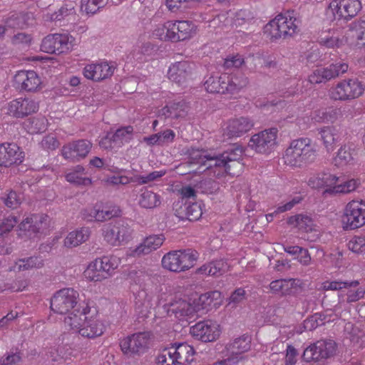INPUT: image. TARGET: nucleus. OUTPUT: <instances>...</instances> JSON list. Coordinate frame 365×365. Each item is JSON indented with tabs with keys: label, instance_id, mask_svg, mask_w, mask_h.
I'll return each mask as SVG.
<instances>
[{
	"label": "nucleus",
	"instance_id": "obj_1",
	"mask_svg": "<svg viewBox=\"0 0 365 365\" xmlns=\"http://www.w3.org/2000/svg\"><path fill=\"white\" fill-rule=\"evenodd\" d=\"M301 20L294 11L280 13L263 27V34L271 42L289 39L300 32Z\"/></svg>",
	"mask_w": 365,
	"mask_h": 365
},
{
	"label": "nucleus",
	"instance_id": "obj_2",
	"mask_svg": "<svg viewBox=\"0 0 365 365\" xmlns=\"http://www.w3.org/2000/svg\"><path fill=\"white\" fill-rule=\"evenodd\" d=\"M197 31V26L191 21L169 20L158 25L153 36L162 41L178 43L192 38Z\"/></svg>",
	"mask_w": 365,
	"mask_h": 365
},
{
	"label": "nucleus",
	"instance_id": "obj_3",
	"mask_svg": "<svg viewBox=\"0 0 365 365\" xmlns=\"http://www.w3.org/2000/svg\"><path fill=\"white\" fill-rule=\"evenodd\" d=\"M317 156V150L309 138H299L293 140L286 148L282 156L284 165L292 168H301L313 162Z\"/></svg>",
	"mask_w": 365,
	"mask_h": 365
},
{
	"label": "nucleus",
	"instance_id": "obj_4",
	"mask_svg": "<svg viewBox=\"0 0 365 365\" xmlns=\"http://www.w3.org/2000/svg\"><path fill=\"white\" fill-rule=\"evenodd\" d=\"M244 153L243 148L235 145L233 148L227 150L222 154L210 159V165H214L213 175L217 178L225 175L237 176L243 171L242 156Z\"/></svg>",
	"mask_w": 365,
	"mask_h": 365
},
{
	"label": "nucleus",
	"instance_id": "obj_5",
	"mask_svg": "<svg viewBox=\"0 0 365 365\" xmlns=\"http://www.w3.org/2000/svg\"><path fill=\"white\" fill-rule=\"evenodd\" d=\"M122 263L116 254L96 257L90 262L83 272V277L90 282H101L112 277Z\"/></svg>",
	"mask_w": 365,
	"mask_h": 365
},
{
	"label": "nucleus",
	"instance_id": "obj_6",
	"mask_svg": "<svg viewBox=\"0 0 365 365\" xmlns=\"http://www.w3.org/2000/svg\"><path fill=\"white\" fill-rule=\"evenodd\" d=\"M248 84V79L242 74L227 75L222 74L220 76H210L205 82V90L208 93H220L230 95L231 98H236L240 92Z\"/></svg>",
	"mask_w": 365,
	"mask_h": 365
},
{
	"label": "nucleus",
	"instance_id": "obj_7",
	"mask_svg": "<svg viewBox=\"0 0 365 365\" xmlns=\"http://www.w3.org/2000/svg\"><path fill=\"white\" fill-rule=\"evenodd\" d=\"M195 348L187 342L173 343L157 358L160 365H190L195 359Z\"/></svg>",
	"mask_w": 365,
	"mask_h": 365
},
{
	"label": "nucleus",
	"instance_id": "obj_8",
	"mask_svg": "<svg viewBox=\"0 0 365 365\" xmlns=\"http://www.w3.org/2000/svg\"><path fill=\"white\" fill-rule=\"evenodd\" d=\"M198 257V252L192 249L173 250L163 255L161 265L168 271L180 273L192 268Z\"/></svg>",
	"mask_w": 365,
	"mask_h": 365
},
{
	"label": "nucleus",
	"instance_id": "obj_9",
	"mask_svg": "<svg viewBox=\"0 0 365 365\" xmlns=\"http://www.w3.org/2000/svg\"><path fill=\"white\" fill-rule=\"evenodd\" d=\"M365 86L356 78L340 81L328 91L329 98L334 101H349L360 97Z\"/></svg>",
	"mask_w": 365,
	"mask_h": 365
},
{
	"label": "nucleus",
	"instance_id": "obj_10",
	"mask_svg": "<svg viewBox=\"0 0 365 365\" xmlns=\"http://www.w3.org/2000/svg\"><path fill=\"white\" fill-rule=\"evenodd\" d=\"M342 227L346 230H353L365 225V200L354 199L344 207L341 216Z\"/></svg>",
	"mask_w": 365,
	"mask_h": 365
},
{
	"label": "nucleus",
	"instance_id": "obj_11",
	"mask_svg": "<svg viewBox=\"0 0 365 365\" xmlns=\"http://www.w3.org/2000/svg\"><path fill=\"white\" fill-rule=\"evenodd\" d=\"M359 0H332L326 9V15L332 20L349 21L361 10Z\"/></svg>",
	"mask_w": 365,
	"mask_h": 365
},
{
	"label": "nucleus",
	"instance_id": "obj_12",
	"mask_svg": "<svg viewBox=\"0 0 365 365\" xmlns=\"http://www.w3.org/2000/svg\"><path fill=\"white\" fill-rule=\"evenodd\" d=\"M80 300L78 292L71 287L63 288L50 299L51 309L57 314H65L77 308Z\"/></svg>",
	"mask_w": 365,
	"mask_h": 365
},
{
	"label": "nucleus",
	"instance_id": "obj_13",
	"mask_svg": "<svg viewBox=\"0 0 365 365\" xmlns=\"http://www.w3.org/2000/svg\"><path fill=\"white\" fill-rule=\"evenodd\" d=\"M152 339L151 331L137 332L120 339V347L125 355H140L148 351Z\"/></svg>",
	"mask_w": 365,
	"mask_h": 365
},
{
	"label": "nucleus",
	"instance_id": "obj_14",
	"mask_svg": "<svg viewBox=\"0 0 365 365\" xmlns=\"http://www.w3.org/2000/svg\"><path fill=\"white\" fill-rule=\"evenodd\" d=\"M83 315V324L79 330V334L83 337L94 339L103 334L106 331V325L101 319L97 310L91 313V307L87 303L82 307Z\"/></svg>",
	"mask_w": 365,
	"mask_h": 365
},
{
	"label": "nucleus",
	"instance_id": "obj_15",
	"mask_svg": "<svg viewBox=\"0 0 365 365\" xmlns=\"http://www.w3.org/2000/svg\"><path fill=\"white\" fill-rule=\"evenodd\" d=\"M103 240L111 246L128 243L133 238V230L124 222L106 224L102 228Z\"/></svg>",
	"mask_w": 365,
	"mask_h": 365
},
{
	"label": "nucleus",
	"instance_id": "obj_16",
	"mask_svg": "<svg viewBox=\"0 0 365 365\" xmlns=\"http://www.w3.org/2000/svg\"><path fill=\"white\" fill-rule=\"evenodd\" d=\"M190 334L195 340L204 343L216 341L222 334V327L215 320L204 319L190 328Z\"/></svg>",
	"mask_w": 365,
	"mask_h": 365
},
{
	"label": "nucleus",
	"instance_id": "obj_17",
	"mask_svg": "<svg viewBox=\"0 0 365 365\" xmlns=\"http://www.w3.org/2000/svg\"><path fill=\"white\" fill-rule=\"evenodd\" d=\"M251 341L250 336L243 334L229 342L225 346V350L230 356L220 361L219 365H232L243 359L242 354L250 350Z\"/></svg>",
	"mask_w": 365,
	"mask_h": 365
},
{
	"label": "nucleus",
	"instance_id": "obj_18",
	"mask_svg": "<svg viewBox=\"0 0 365 365\" xmlns=\"http://www.w3.org/2000/svg\"><path fill=\"white\" fill-rule=\"evenodd\" d=\"M253 126V122L247 117L229 119L222 126V141L240 138L249 132Z\"/></svg>",
	"mask_w": 365,
	"mask_h": 365
},
{
	"label": "nucleus",
	"instance_id": "obj_19",
	"mask_svg": "<svg viewBox=\"0 0 365 365\" xmlns=\"http://www.w3.org/2000/svg\"><path fill=\"white\" fill-rule=\"evenodd\" d=\"M277 133L276 128L262 130L251 137L249 145L258 153H270L277 145Z\"/></svg>",
	"mask_w": 365,
	"mask_h": 365
},
{
	"label": "nucleus",
	"instance_id": "obj_20",
	"mask_svg": "<svg viewBox=\"0 0 365 365\" xmlns=\"http://www.w3.org/2000/svg\"><path fill=\"white\" fill-rule=\"evenodd\" d=\"M121 210L119 206L111 204L96 203L93 207H88L82 212L83 218L87 221L103 222L113 217H119Z\"/></svg>",
	"mask_w": 365,
	"mask_h": 365
},
{
	"label": "nucleus",
	"instance_id": "obj_21",
	"mask_svg": "<svg viewBox=\"0 0 365 365\" xmlns=\"http://www.w3.org/2000/svg\"><path fill=\"white\" fill-rule=\"evenodd\" d=\"M336 351V343L332 340H319L307 346L302 354L306 362L317 361L327 359Z\"/></svg>",
	"mask_w": 365,
	"mask_h": 365
},
{
	"label": "nucleus",
	"instance_id": "obj_22",
	"mask_svg": "<svg viewBox=\"0 0 365 365\" xmlns=\"http://www.w3.org/2000/svg\"><path fill=\"white\" fill-rule=\"evenodd\" d=\"M6 109L10 116L24 118L36 113L39 109V103L31 97H20L8 103Z\"/></svg>",
	"mask_w": 365,
	"mask_h": 365
},
{
	"label": "nucleus",
	"instance_id": "obj_23",
	"mask_svg": "<svg viewBox=\"0 0 365 365\" xmlns=\"http://www.w3.org/2000/svg\"><path fill=\"white\" fill-rule=\"evenodd\" d=\"M42 81L36 72L32 70L18 71L13 78L14 87L26 92H36L41 88Z\"/></svg>",
	"mask_w": 365,
	"mask_h": 365
},
{
	"label": "nucleus",
	"instance_id": "obj_24",
	"mask_svg": "<svg viewBox=\"0 0 365 365\" xmlns=\"http://www.w3.org/2000/svg\"><path fill=\"white\" fill-rule=\"evenodd\" d=\"M194 64L188 61L173 63L168 67L167 76L168 79L180 86H185L192 78Z\"/></svg>",
	"mask_w": 365,
	"mask_h": 365
},
{
	"label": "nucleus",
	"instance_id": "obj_25",
	"mask_svg": "<svg viewBox=\"0 0 365 365\" xmlns=\"http://www.w3.org/2000/svg\"><path fill=\"white\" fill-rule=\"evenodd\" d=\"M25 158V153L17 144L4 143L0 144V166L9 168L21 164Z\"/></svg>",
	"mask_w": 365,
	"mask_h": 365
},
{
	"label": "nucleus",
	"instance_id": "obj_26",
	"mask_svg": "<svg viewBox=\"0 0 365 365\" xmlns=\"http://www.w3.org/2000/svg\"><path fill=\"white\" fill-rule=\"evenodd\" d=\"M92 148V143L86 140H78L68 143L61 149L62 156L72 162L85 158Z\"/></svg>",
	"mask_w": 365,
	"mask_h": 365
},
{
	"label": "nucleus",
	"instance_id": "obj_27",
	"mask_svg": "<svg viewBox=\"0 0 365 365\" xmlns=\"http://www.w3.org/2000/svg\"><path fill=\"white\" fill-rule=\"evenodd\" d=\"M165 240V238L162 234L150 235L144 239L136 247L128 249L126 252V255L129 257H138L148 255L160 248Z\"/></svg>",
	"mask_w": 365,
	"mask_h": 365
},
{
	"label": "nucleus",
	"instance_id": "obj_28",
	"mask_svg": "<svg viewBox=\"0 0 365 365\" xmlns=\"http://www.w3.org/2000/svg\"><path fill=\"white\" fill-rule=\"evenodd\" d=\"M75 38L68 34L47 36V53H63L71 50Z\"/></svg>",
	"mask_w": 365,
	"mask_h": 365
},
{
	"label": "nucleus",
	"instance_id": "obj_29",
	"mask_svg": "<svg viewBox=\"0 0 365 365\" xmlns=\"http://www.w3.org/2000/svg\"><path fill=\"white\" fill-rule=\"evenodd\" d=\"M115 68L107 61L87 64L83 71L84 77L94 81H100L112 76Z\"/></svg>",
	"mask_w": 365,
	"mask_h": 365
},
{
	"label": "nucleus",
	"instance_id": "obj_30",
	"mask_svg": "<svg viewBox=\"0 0 365 365\" xmlns=\"http://www.w3.org/2000/svg\"><path fill=\"white\" fill-rule=\"evenodd\" d=\"M319 135L326 150L331 153L341 140L342 130L337 125H326L319 129Z\"/></svg>",
	"mask_w": 365,
	"mask_h": 365
},
{
	"label": "nucleus",
	"instance_id": "obj_31",
	"mask_svg": "<svg viewBox=\"0 0 365 365\" xmlns=\"http://www.w3.org/2000/svg\"><path fill=\"white\" fill-rule=\"evenodd\" d=\"M339 182V178L330 173H320L310 177L308 180V185L313 189H324L323 195H333L330 190L334 187L336 182Z\"/></svg>",
	"mask_w": 365,
	"mask_h": 365
},
{
	"label": "nucleus",
	"instance_id": "obj_32",
	"mask_svg": "<svg viewBox=\"0 0 365 365\" xmlns=\"http://www.w3.org/2000/svg\"><path fill=\"white\" fill-rule=\"evenodd\" d=\"M203 204L200 202L185 203V207L182 204L178 202L173 207L175 215L178 218L184 220L197 221L202 215Z\"/></svg>",
	"mask_w": 365,
	"mask_h": 365
},
{
	"label": "nucleus",
	"instance_id": "obj_33",
	"mask_svg": "<svg viewBox=\"0 0 365 365\" xmlns=\"http://www.w3.org/2000/svg\"><path fill=\"white\" fill-rule=\"evenodd\" d=\"M223 302V297L220 291L215 290L205 292L195 300L197 311L208 312L219 308Z\"/></svg>",
	"mask_w": 365,
	"mask_h": 365
},
{
	"label": "nucleus",
	"instance_id": "obj_34",
	"mask_svg": "<svg viewBox=\"0 0 365 365\" xmlns=\"http://www.w3.org/2000/svg\"><path fill=\"white\" fill-rule=\"evenodd\" d=\"M127 279L132 287H138L140 292H145V297L148 295L153 286L151 275L143 269H132L127 275Z\"/></svg>",
	"mask_w": 365,
	"mask_h": 365
},
{
	"label": "nucleus",
	"instance_id": "obj_35",
	"mask_svg": "<svg viewBox=\"0 0 365 365\" xmlns=\"http://www.w3.org/2000/svg\"><path fill=\"white\" fill-rule=\"evenodd\" d=\"M115 173V175L107 178L106 182L108 184L113 185H125L130 182H135L138 185H144L150 182L148 175H135L133 176H129L125 174V170H120Z\"/></svg>",
	"mask_w": 365,
	"mask_h": 365
},
{
	"label": "nucleus",
	"instance_id": "obj_36",
	"mask_svg": "<svg viewBox=\"0 0 365 365\" xmlns=\"http://www.w3.org/2000/svg\"><path fill=\"white\" fill-rule=\"evenodd\" d=\"M42 223V218L37 215L27 216L18 225L19 235L31 237L39 232Z\"/></svg>",
	"mask_w": 365,
	"mask_h": 365
},
{
	"label": "nucleus",
	"instance_id": "obj_37",
	"mask_svg": "<svg viewBox=\"0 0 365 365\" xmlns=\"http://www.w3.org/2000/svg\"><path fill=\"white\" fill-rule=\"evenodd\" d=\"M186 154L188 155L191 163L205 166V170H209L210 173L213 174L214 165H210L211 164L210 160L214 159L215 156L208 155L207 150L194 147L188 148Z\"/></svg>",
	"mask_w": 365,
	"mask_h": 365
},
{
	"label": "nucleus",
	"instance_id": "obj_38",
	"mask_svg": "<svg viewBox=\"0 0 365 365\" xmlns=\"http://www.w3.org/2000/svg\"><path fill=\"white\" fill-rule=\"evenodd\" d=\"M34 18L32 14L13 13L5 21V27L11 29H24L32 25Z\"/></svg>",
	"mask_w": 365,
	"mask_h": 365
},
{
	"label": "nucleus",
	"instance_id": "obj_39",
	"mask_svg": "<svg viewBox=\"0 0 365 365\" xmlns=\"http://www.w3.org/2000/svg\"><path fill=\"white\" fill-rule=\"evenodd\" d=\"M138 203L143 209L153 210L160 206L162 197L157 192L143 188L140 190Z\"/></svg>",
	"mask_w": 365,
	"mask_h": 365
},
{
	"label": "nucleus",
	"instance_id": "obj_40",
	"mask_svg": "<svg viewBox=\"0 0 365 365\" xmlns=\"http://www.w3.org/2000/svg\"><path fill=\"white\" fill-rule=\"evenodd\" d=\"M354 150L350 145L344 144L336 153L334 158V165L338 168L353 165L355 163Z\"/></svg>",
	"mask_w": 365,
	"mask_h": 365
},
{
	"label": "nucleus",
	"instance_id": "obj_41",
	"mask_svg": "<svg viewBox=\"0 0 365 365\" xmlns=\"http://www.w3.org/2000/svg\"><path fill=\"white\" fill-rule=\"evenodd\" d=\"M169 312L175 314V317H192L195 312H198L196 308L195 301L193 304L185 300L179 299L170 303Z\"/></svg>",
	"mask_w": 365,
	"mask_h": 365
},
{
	"label": "nucleus",
	"instance_id": "obj_42",
	"mask_svg": "<svg viewBox=\"0 0 365 365\" xmlns=\"http://www.w3.org/2000/svg\"><path fill=\"white\" fill-rule=\"evenodd\" d=\"M91 236L88 227H81L68 234L64 240V245L67 247H76L86 242Z\"/></svg>",
	"mask_w": 365,
	"mask_h": 365
},
{
	"label": "nucleus",
	"instance_id": "obj_43",
	"mask_svg": "<svg viewBox=\"0 0 365 365\" xmlns=\"http://www.w3.org/2000/svg\"><path fill=\"white\" fill-rule=\"evenodd\" d=\"M295 285L294 279H275L270 282L269 290L273 294L284 296L290 294Z\"/></svg>",
	"mask_w": 365,
	"mask_h": 365
},
{
	"label": "nucleus",
	"instance_id": "obj_44",
	"mask_svg": "<svg viewBox=\"0 0 365 365\" xmlns=\"http://www.w3.org/2000/svg\"><path fill=\"white\" fill-rule=\"evenodd\" d=\"M187 108V103L182 100L165 106L161 109L160 114L164 115L165 118H182L186 115Z\"/></svg>",
	"mask_w": 365,
	"mask_h": 365
},
{
	"label": "nucleus",
	"instance_id": "obj_45",
	"mask_svg": "<svg viewBox=\"0 0 365 365\" xmlns=\"http://www.w3.org/2000/svg\"><path fill=\"white\" fill-rule=\"evenodd\" d=\"M287 222L297 228L300 232H310L314 230L315 225L312 218L308 215L299 214L291 216Z\"/></svg>",
	"mask_w": 365,
	"mask_h": 365
},
{
	"label": "nucleus",
	"instance_id": "obj_46",
	"mask_svg": "<svg viewBox=\"0 0 365 365\" xmlns=\"http://www.w3.org/2000/svg\"><path fill=\"white\" fill-rule=\"evenodd\" d=\"M68 315L64 318V326L68 330L72 331L79 334V330L81 329L83 324V315L82 314V309L78 307L72 309Z\"/></svg>",
	"mask_w": 365,
	"mask_h": 365
},
{
	"label": "nucleus",
	"instance_id": "obj_47",
	"mask_svg": "<svg viewBox=\"0 0 365 365\" xmlns=\"http://www.w3.org/2000/svg\"><path fill=\"white\" fill-rule=\"evenodd\" d=\"M73 357H74V355L71 347L66 345L58 346L56 349H52L49 351V356L47 355V360L50 358L51 361L53 362L56 361L58 362V364L63 362L70 364Z\"/></svg>",
	"mask_w": 365,
	"mask_h": 365
},
{
	"label": "nucleus",
	"instance_id": "obj_48",
	"mask_svg": "<svg viewBox=\"0 0 365 365\" xmlns=\"http://www.w3.org/2000/svg\"><path fill=\"white\" fill-rule=\"evenodd\" d=\"M227 268V264L225 260H215L203 264L197 269V273L207 276H219L222 275Z\"/></svg>",
	"mask_w": 365,
	"mask_h": 365
},
{
	"label": "nucleus",
	"instance_id": "obj_49",
	"mask_svg": "<svg viewBox=\"0 0 365 365\" xmlns=\"http://www.w3.org/2000/svg\"><path fill=\"white\" fill-rule=\"evenodd\" d=\"M84 171L83 166L77 165L66 175V179L68 182L78 185H89L91 184V180L86 176Z\"/></svg>",
	"mask_w": 365,
	"mask_h": 365
},
{
	"label": "nucleus",
	"instance_id": "obj_50",
	"mask_svg": "<svg viewBox=\"0 0 365 365\" xmlns=\"http://www.w3.org/2000/svg\"><path fill=\"white\" fill-rule=\"evenodd\" d=\"M361 185L360 179L351 178L346 181L340 183L336 182L332 190L333 195L339 194H349L355 191Z\"/></svg>",
	"mask_w": 365,
	"mask_h": 365
},
{
	"label": "nucleus",
	"instance_id": "obj_51",
	"mask_svg": "<svg viewBox=\"0 0 365 365\" xmlns=\"http://www.w3.org/2000/svg\"><path fill=\"white\" fill-rule=\"evenodd\" d=\"M338 115L336 108L319 109L314 111L312 119L317 123H334L337 120Z\"/></svg>",
	"mask_w": 365,
	"mask_h": 365
},
{
	"label": "nucleus",
	"instance_id": "obj_52",
	"mask_svg": "<svg viewBox=\"0 0 365 365\" xmlns=\"http://www.w3.org/2000/svg\"><path fill=\"white\" fill-rule=\"evenodd\" d=\"M359 282L358 280L353 281H325L322 284V289L324 291H339L344 289L356 288L359 286Z\"/></svg>",
	"mask_w": 365,
	"mask_h": 365
},
{
	"label": "nucleus",
	"instance_id": "obj_53",
	"mask_svg": "<svg viewBox=\"0 0 365 365\" xmlns=\"http://www.w3.org/2000/svg\"><path fill=\"white\" fill-rule=\"evenodd\" d=\"M43 265V259L41 257H31L27 259H19L13 269L14 271H24L31 268H38Z\"/></svg>",
	"mask_w": 365,
	"mask_h": 365
},
{
	"label": "nucleus",
	"instance_id": "obj_54",
	"mask_svg": "<svg viewBox=\"0 0 365 365\" xmlns=\"http://www.w3.org/2000/svg\"><path fill=\"white\" fill-rule=\"evenodd\" d=\"M333 79L327 67L317 68L308 76V81L311 84L324 83Z\"/></svg>",
	"mask_w": 365,
	"mask_h": 365
},
{
	"label": "nucleus",
	"instance_id": "obj_55",
	"mask_svg": "<svg viewBox=\"0 0 365 365\" xmlns=\"http://www.w3.org/2000/svg\"><path fill=\"white\" fill-rule=\"evenodd\" d=\"M133 127L128 125L118 128L113 135L115 138L113 140L115 142L118 148L121 147L125 143H128L133 135Z\"/></svg>",
	"mask_w": 365,
	"mask_h": 365
},
{
	"label": "nucleus",
	"instance_id": "obj_56",
	"mask_svg": "<svg viewBox=\"0 0 365 365\" xmlns=\"http://www.w3.org/2000/svg\"><path fill=\"white\" fill-rule=\"evenodd\" d=\"M108 0H81V10L86 14H94L103 8Z\"/></svg>",
	"mask_w": 365,
	"mask_h": 365
},
{
	"label": "nucleus",
	"instance_id": "obj_57",
	"mask_svg": "<svg viewBox=\"0 0 365 365\" xmlns=\"http://www.w3.org/2000/svg\"><path fill=\"white\" fill-rule=\"evenodd\" d=\"M351 29L354 32L357 43L365 46V21L359 20L351 24Z\"/></svg>",
	"mask_w": 365,
	"mask_h": 365
},
{
	"label": "nucleus",
	"instance_id": "obj_58",
	"mask_svg": "<svg viewBox=\"0 0 365 365\" xmlns=\"http://www.w3.org/2000/svg\"><path fill=\"white\" fill-rule=\"evenodd\" d=\"M74 10V6L71 5L69 9L61 6L58 11H53L51 4H49L47 7V17L49 16V19L51 21H60L65 16L71 14Z\"/></svg>",
	"mask_w": 365,
	"mask_h": 365
},
{
	"label": "nucleus",
	"instance_id": "obj_59",
	"mask_svg": "<svg viewBox=\"0 0 365 365\" xmlns=\"http://www.w3.org/2000/svg\"><path fill=\"white\" fill-rule=\"evenodd\" d=\"M348 248L354 253L360 254L365 252V236L355 235L348 242Z\"/></svg>",
	"mask_w": 365,
	"mask_h": 365
},
{
	"label": "nucleus",
	"instance_id": "obj_60",
	"mask_svg": "<svg viewBox=\"0 0 365 365\" xmlns=\"http://www.w3.org/2000/svg\"><path fill=\"white\" fill-rule=\"evenodd\" d=\"M24 127L27 133L33 135L43 131L44 123L43 120L34 118L25 121Z\"/></svg>",
	"mask_w": 365,
	"mask_h": 365
},
{
	"label": "nucleus",
	"instance_id": "obj_61",
	"mask_svg": "<svg viewBox=\"0 0 365 365\" xmlns=\"http://www.w3.org/2000/svg\"><path fill=\"white\" fill-rule=\"evenodd\" d=\"M17 222V217L12 215H9L0 220V235L10 232Z\"/></svg>",
	"mask_w": 365,
	"mask_h": 365
},
{
	"label": "nucleus",
	"instance_id": "obj_62",
	"mask_svg": "<svg viewBox=\"0 0 365 365\" xmlns=\"http://www.w3.org/2000/svg\"><path fill=\"white\" fill-rule=\"evenodd\" d=\"M5 205L9 208H17L21 202V197L15 191H9L4 197Z\"/></svg>",
	"mask_w": 365,
	"mask_h": 365
},
{
	"label": "nucleus",
	"instance_id": "obj_63",
	"mask_svg": "<svg viewBox=\"0 0 365 365\" xmlns=\"http://www.w3.org/2000/svg\"><path fill=\"white\" fill-rule=\"evenodd\" d=\"M344 43V40L342 38H339L338 36H321L319 38V43L322 46H324L327 48H339Z\"/></svg>",
	"mask_w": 365,
	"mask_h": 365
},
{
	"label": "nucleus",
	"instance_id": "obj_64",
	"mask_svg": "<svg viewBox=\"0 0 365 365\" xmlns=\"http://www.w3.org/2000/svg\"><path fill=\"white\" fill-rule=\"evenodd\" d=\"M284 359V365H296L297 362L298 351L291 344L287 346Z\"/></svg>",
	"mask_w": 365,
	"mask_h": 365
}]
</instances>
